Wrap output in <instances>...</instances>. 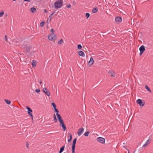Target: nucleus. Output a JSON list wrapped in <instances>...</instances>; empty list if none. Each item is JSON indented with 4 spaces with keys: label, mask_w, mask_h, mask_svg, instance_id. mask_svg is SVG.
<instances>
[{
    "label": "nucleus",
    "mask_w": 153,
    "mask_h": 153,
    "mask_svg": "<svg viewBox=\"0 0 153 153\" xmlns=\"http://www.w3.org/2000/svg\"><path fill=\"white\" fill-rule=\"evenodd\" d=\"M72 153H75V150H72Z\"/></svg>",
    "instance_id": "43"
},
{
    "label": "nucleus",
    "mask_w": 153,
    "mask_h": 153,
    "mask_svg": "<svg viewBox=\"0 0 153 153\" xmlns=\"http://www.w3.org/2000/svg\"><path fill=\"white\" fill-rule=\"evenodd\" d=\"M48 39L50 41H54L57 39V37L54 33H51L48 36Z\"/></svg>",
    "instance_id": "3"
},
{
    "label": "nucleus",
    "mask_w": 153,
    "mask_h": 153,
    "mask_svg": "<svg viewBox=\"0 0 153 153\" xmlns=\"http://www.w3.org/2000/svg\"><path fill=\"white\" fill-rule=\"evenodd\" d=\"M145 88L148 91H149L150 92H151V91L150 89L146 85L145 86Z\"/></svg>",
    "instance_id": "29"
},
{
    "label": "nucleus",
    "mask_w": 153,
    "mask_h": 153,
    "mask_svg": "<svg viewBox=\"0 0 153 153\" xmlns=\"http://www.w3.org/2000/svg\"><path fill=\"white\" fill-rule=\"evenodd\" d=\"M36 65V61L35 60L32 61V65L33 67L35 66Z\"/></svg>",
    "instance_id": "20"
},
{
    "label": "nucleus",
    "mask_w": 153,
    "mask_h": 153,
    "mask_svg": "<svg viewBox=\"0 0 153 153\" xmlns=\"http://www.w3.org/2000/svg\"><path fill=\"white\" fill-rule=\"evenodd\" d=\"M65 147V146L64 145L60 149V151L59 152V153H62L63 151L64 148Z\"/></svg>",
    "instance_id": "18"
},
{
    "label": "nucleus",
    "mask_w": 153,
    "mask_h": 153,
    "mask_svg": "<svg viewBox=\"0 0 153 153\" xmlns=\"http://www.w3.org/2000/svg\"><path fill=\"white\" fill-rule=\"evenodd\" d=\"M44 21H42L41 22L40 24V25L41 27H43L44 25Z\"/></svg>",
    "instance_id": "31"
},
{
    "label": "nucleus",
    "mask_w": 153,
    "mask_h": 153,
    "mask_svg": "<svg viewBox=\"0 0 153 153\" xmlns=\"http://www.w3.org/2000/svg\"><path fill=\"white\" fill-rule=\"evenodd\" d=\"M63 4L62 0H58L54 3V7L56 9L61 8Z\"/></svg>",
    "instance_id": "2"
},
{
    "label": "nucleus",
    "mask_w": 153,
    "mask_h": 153,
    "mask_svg": "<svg viewBox=\"0 0 153 153\" xmlns=\"http://www.w3.org/2000/svg\"><path fill=\"white\" fill-rule=\"evenodd\" d=\"M53 108L54 109L56 113V115L57 116V118H59L60 117H61L60 114H59V111L58 109L56 108V106H53Z\"/></svg>",
    "instance_id": "9"
},
{
    "label": "nucleus",
    "mask_w": 153,
    "mask_h": 153,
    "mask_svg": "<svg viewBox=\"0 0 153 153\" xmlns=\"http://www.w3.org/2000/svg\"><path fill=\"white\" fill-rule=\"evenodd\" d=\"M29 144H28V142H27L26 143V147L28 148L29 147Z\"/></svg>",
    "instance_id": "37"
},
{
    "label": "nucleus",
    "mask_w": 153,
    "mask_h": 153,
    "mask_svg": "<svg viewBox=\"0 0 153 153\" xmlns=\"http://www.w3.org/2000/svg\"><path fill=\"white\" fill-rule=\"evenodd\" d=\"M63 42V40L62 39H61L58 42V44H61Z\"/></svg>",
    "instance_id": "28"
},
{
    "label": "nucleus",
    "mask_w": 153,
    "mask_h": 153,
    "mask_svg": "<svg viewBox=\"0 0 153 153\" xmlns=\"http://www.w3.org/2000/svg\"><path fill=\"white\" fill-rule=\"evenodd\" d=\"M139 50L140 51V55H141L145 50V46L143 45H141L139 48Z\"/></svg>",
    "instance_id": "5"
},
{
    "label": "nucleus",
    "mask_w": 153,
    "mask_h": 153,
    "mask_svg": "<svg viewBox=\"0 0 153 153\" xmlns=\"http://www.w3.org/2000/svg\"><path fill=\"white\" fill-rule=\"evenodd\" d=\"M89 131H88L87 132H85L84 134V135L86 136L87 137L88 135L89 134Z\"/></svg>",
    "instance_id": "27"
},
{
    "label": "nucleus",
    "mask_w": 153,
    "mask_h": 153,
    "mask_svg": "<svg viewBox=\"0 0 153 153\" xmlns=\"http://www.w3.org/2000/svg\"><path fill=\"white\" fill-rule=\"evenodd\" d=\"M4 39H5V41L6 42H7L8 41V39H7V36L6 35H5V36Z\"/></svg>",
    "instance_id": "35"
},
{
    "label": "nucleus",
    "mask_w": 153,
    "mask_h": 153,
    "mask_svg": "<svg viewBox=\"0 0 153 153\" xmlns=\"http://www.w3.org/2000/svg\"><path fill=\"white\" fill-rule=\"evenodd\" d=\"M122 17L119 16H118L115 18V20L116 23L117 24H119L122 21Z\"/></svg>",
    "instance_id": "8"
},
{
    "label": "nucleus",
    "mask_w": 153,
    "mask_h": 153,
    "mask_svg": "<svg viewBox=\"0 0 153 153\" xmlns=\"http://www.w3.org/2000/svg\"><path fill=\"white\" fill-rule=\"evenodd\" d=\"M128 153H130L129 152H128Z\"/></svg>",
    "instance_id": "48"
},
{
    "label": "nucleus",
    "mask_w": 153,
    "mask_h": 153,
    "mask_svg": "<svg viewBox=\"0 0 153 153\" xmlns=\"http://www.w3.org/2000/svg\"><path fill=\"white\" fill-rule=\"evenodd\" d=\"M75 1H74L73 2V3L74 4H75Z\"/></svg>",
    "instance_id": "46"
},
{
    "label": "nucleus",
    "mask_w": 153,
    "mask_h": 153,
    "mask_svg": "<svg viewBox=\"0 0 153 153\" xmlns=\"http://www.w3.org/2000/svg\"><path fill=\"white\" fill-rule=\"evenodd\" d=\"M27 109V110L28 114L31 117H32V114H31V112H32V111L31 109L28 106L26 107Z\"/></svg>",
    "instance_id": "11"
},
{
    "label": "nucleus",
    "mask_w": 153,
    "mask_h": 153,
    "mask_svg": "<svg viewBox=\"0 0 153 153\" xmlns=\"http://www.w3.org/2000/svg\"><path fill=\"white\" fill-rule=\"evenodd\" d=\"M136 102L139 105H144L145 104V102L144 101L143 102H142V100L140 99H138L137 100Z\"/></svg>",
    "instance_id": "10"
},
{
    "label": "nucleus",
    "mask_w": 153,
    "mask_h": 153,
    "mask_svg": "<svg viewBox=\"0 0 153 153\" xmlns=\"http://www.w3.org/2000/svg\"><path fill=\"white\" fill-rule=\"evenodd\" d=\"M4 14V11L0 13V17H1Z\"/></svg>",
    "instance_id": "32"
},
{
    "label": "nucleus",
    "mask_w": 153,
    "mask_h": 153,
    "mask_svg": "<svg viewBox=\"0 0 153 153\" xmlns=\"http://www.w3.org/2000/svg\"><path fill=\"white\" fill-rule=\"evenodd\" d=\"M84 131V129L83 128H81L79 129L77 133V134L78 136H80L83 133Z\"/></svg>",
    "instance_id": "7"
},
{
    "label": "nucleus",
    "mask_w": 153,
    "mask_h": 153,
    "mask_svg": "<svg viewBox=\"0 0 153 153\" xmlns=\"http://www.w3.org/2000/svg\"><path fill=\"white\" fill-rule=\"evenodd\" d=\"M44 92L48 96H49L50 95V93L48 90L46 88H43Z\"/></svg>",
    "instance_id": "6"
},
{
    "label": "nucleus",
    "mask_w": 153,
    "mask_h": 153,
    "mask_svg": "<svg viewBox=\"0 0 153 153\" xmlns=\"http://www.w3.org/2000/svg\"><path fill=\"white\" fill-rule=\"evenodd\" d=\"M79 55L81 56H85L84 53L82 51H79L78 52Z\"/></svg>",
    "instance_id": "15"
},
{
    "label": "nucleus",
    "mask_w": 153,
    "mask_h": 153,
    "mask_svg": "<svg viewBox=\"0 0 153 153\" xmlns=\"http://www.w3.org/2000/svg\"><path fill=\"white\" fill-rule=\"evenodd\" d=\"M108 73L112 76L114 77L115 76V74L114 72L112 70L109 71L108 72Z\"/></svg>",
    "instance_id": "13"
},
{
    "label": "nucleus",
    "mask_w": 153,
    "mask_h": 153,
    "mask_svg": "<svg viewBox=\"0 0 153 153\" xmlns=\"http://www.w3.org/2000/svg\"><path fill=\"white\" fill-rule=\"evenodd\" d=\"M32 120L33 121V116H32Z\"/></svg>",
    "instance_id": "45"
},
{
    "label": "nucleus",
    "mask_w": 153,
    "mask_h": 153,
    "mask_svg": "<svg viewBox=\"0 0 153 153\" xmlns=\"http://www.w3.org/2000/svg\"><path fill=\"white\" fill-rule=\"evenodd\" d=\"M82 48V46L81 45H77V49L81 50Z\"/></svg>",
    "instance_id": "26"
},
{
    "label": "nucleus",
    "mask_w": 153,
    "mask_h": 153,
    "mask_svg": "<svg viewBox=\"0 0 153 153\" xmlns=\"http://www.w3.org/2000/svg\"><path fill=\"white\" fill-rule=\"evenodd\" d=\"M44 12L45 13H47L48 12V10H47L45 9L44 10Z\"/></svg>",
    "instance_id": "40"
},
{
    "label": "nucleus",
    "mask_w": 153,
    "mask_h": 153,
    "mask_svg": "<svg viewBox=\"0 0 153 153\" xmlns=\"http://www.w3.org/2000/svg\"><path fill=\"white\" fill-rule=\"evenodd\" d=\"M58 121L60 123V126H61L63 130L65 131L66 130V127L65 125L63 120L61 117L58 118Z\"/></svg>",
    "instance_id": "1"
},
{
    "label": "nucleus",
    "mask_w": 153,
    "mask_h": 153,
    "mask_svg": "<svg viewBox=\"0 0 153 153\" xmlns=\"http://www.w3.org/2000/svg\"><path fill=\"white\" fill-rule=\"evenodd\" d=\"M25 1L30 2V0H24Z\"/></svg>",
    "instance_id": "41"
},
{
    "label": "nucleus",
    "mask_w": 153,
    "mask_h": 153,
    "mask_svg": "<svg viewBox=\"0 0 153 153\" xmlns=\"http://www.w3.org/2000/svg\"><path fill=\"white\" fill-rule=\"evenodd\" d=\"M30 11L32 12V13H33L34 12H36V10L35 8L34 7H33L30 9Z\"/></svg>",
    "instance_id": "16"
},
{
    "label": "nucleus",
    "mask_w": 153,
    "mask_h": 153,
    "mask_svg": "<svg viewBox=\"0 0 153 153\" xmlns=\"http://www.w3.org/2000/svg\"><path fill=\"white\" fill-rule=\"evenodd\" d=\"M39 83H40V84H42V81H41L39 82Z\"/></svg>",
    "instance_id": "44"
},
{
    "label": "nucleus",
    "mask_w": 153,
    "mask_h": 153,
    "mask_svg": "<svg viewBox=\"0 0 153 153\" xmlns=\"http://www.w3.org/2000/svg\"><path fill=\"white\" fill-rule=\"evenodd\" d=\"M13 1H16V0H13Z\"/></svg>",
    "instance_id": "47"
},
{
    "label": "nucleus",
    "mask_w": 153,
    "mask_h": 153,
    "mask_svg": "<svg viewBox=\"0 0 153 153\" xmlns=\"http://www.w3.org/2000/svg\"><path fill=\"white\" fill-rule=\"evenodd\" d=\"M77 140V139L76 138L74 139L73 141V144L72 145H74L75 146Z\"/></svg>",
    "instance_id": "22"
},
{
    "label": "nucleus",
    "mask_w": 153,
    "mask_h": 153,
    "mask_svg": "<svg viewBox=\"0 0 153 153\" xmlns=\"http://www.w3.org/2000/svg\"><path fill=\"white\" fill-rule=\"evenodd\" d=\"M97 141L102 144L104 143L105 142V139L101 137L97 138Z\"/></svg>",
    "instance_id": "4"
},
{
    "label": "nucleus",
    "mask_w": 153,
    "mask_h": 153,
    "mask_svg": "<svg viewBox=\"0 0 153 153\" xmlns=\"http://www.w3.org/2000/svg\"><path fill=\"white\" fill-rule=\"evenodd\" d=\"M51 31L52 32V33H54V30L53 29V28L51 29Z\"/></svg>",
    "instance_id": "38"
},
{
    "label": "nucleus",
    "mask_w": 153,
    "mask_h": 153,
    "mask_svg": "<svg viewBox=\"0 0 153 153\" xmlns=\"http://www.w3.org/2000/svg\"><path fill=\"white\" fill-rule=\"evenodd\" d=\"M54 13L55 12H54L53 13H52L49 16L48 19H49L51 20L52 18V16L54 14Z\"/></svg>",
    "instance_id": "23"
},
{
    "label": "nucleus",
    "mask_w": 153,
    "mask_h": 153,
    "mask_svg": "<svg viewBox=\"0 0 153 153\" xmlns=\"http://www.w3.org/2000/svg\"><path fill=\"white\" fill-rule=\"evenodd\" d=\"M75 146L74 145L72 146V150H75Z\"/></svg>",
    "instance_id": "34"
},
{
    "label": "nucleus",
    "mask_w": 153,
    "mask_h": 153,
    "mask_svg": "<svg viewBox=\"0 0 153 153\" xmlns=\"http://www.w3.org/2000/svg\"><path fill=\"white\" fill-rule=\"evenodd\" d=\"M4 101L8 105H10L11 103V101L10 100L7 99H4Z\"/></svg>",
    "instance_id": "21"
},
{
    "label": "nucleus",
    "mask_w": 153,
    "mask_h": 153,
    "mask_svg": "<svg viewBox=\"0 0 153 153\" xmlns=\"http://www.w3.org/2000/svg\"><path fill=\"white\" fill-rule=\"evenodd\" d=\"M51 105H56L54 102H52L51 103Z\"/></svg>",
    "instance_id": "42"
},
{
    "label": "nucleus",
    "mask_w": 153,
    "mask_h": 153,
    "mask_svg": "<svg viewBox=\"0 0 153 153\" xmlns=\"http://www.w3.org/2000/svg\"><path fill=\"white\" fill-rule=\"evenodd\" d=\"M51 20L50 19H48L47 20V22L49 23L51 22Z\"/></svg>",
    "instance_id": "39"
},
{
    "label": "nucleus",
    "mask_w": 153,
    "mask_h": 153,
    "mask_svg": "<svg viewBox=\"0 0 153 153\" xmlns=\"http://www.w3.org/2000/svg\"><path fill=\"white\" fill-rule=\"evenodd\" d=\"M72 135H71V134H70V138L68 140V143H69L71 142V140H72Z\"/></svg>",
    "instance_id": "24"
},
{
    "label": "nucleus",
    "mask_w": 153,
    "mask_h": 153,
    "mask_svg": "<svg viewBox=\"0 0 153 153\" xmlns=\"http://www.w3.org/2000/svg\"><path fill=\"white\" fill-rule=\"evenodd\" d=\"M94 61L92 57L90 58V60L88 62V65L89 66H91L93 64Z\"/></svg>",
    "instance_id": "12"
},
{
    "label": "nucleus",
    "mask_w": 153,
    "mask_h": 153,
    "mask_svg": "<svg viewBox=\"0 0 153 153\" xmlns=\"http://www.w3.org/2000/svg\"><path fill=\"white\" fill-rule=\"evenodd\" d=\"M90 15L89 13H86L85 14V16L87 19H88L90 16Z\"/></svg>",
    "instance_id": "30"
},
{
    "label": "nucleus",
    "mask_w": 153,
    "mask_h": 153,
    "mask_svg": "<svg viewBox=\"0 0 153 153\" xmlns=\"http://www.w3.org/2000/svg\"><path fill=\"white\" fill-rule=\"evenodd\" d=\"M98 10L97 8H94L92 10V12L93 13H95L97 12Z\"/></svg>",
    "instance_id": "17"
},
{
    "label": "nucleus",
    "mask_w": 153,
    "mask_h": 153,
    "mask_svg": "<svg viewBox=\"0 0 153 153\" xmlns=\"http://www.w3.org/2000/svg\"><path fill=\"white\" fill-rule=\"evenodd\" d=\"M35 92L37 93H39V92H40V90L39 89H39H36L35 90Z\"/></svg>",
    "instance_id": "33"
},
{
    "label": "nucleus",
    "mask_w": 153,
    "mask_h": 153,
    "mask_svg": "<svg viewBox=\"0 0 153 153\" xmlns=\"http://www.w3.org/2000/svg\"><path fill=\"white\" fill-rule=\"evenodd\" d=\"M25 51L27 52H28L30 49V47L29 46H26L25 47Z\"/></svg>",
    "instance_id": "19"
},
{
    "label": "nucleus",
    "mask_w": 153,
    "mask_h": 153,
    "mask_svg": "<svg viewBox=\"0 0 153 153\" xmlns=\"http://www.w3.org/2000/svg\"><path fill=\"white\" fill-rule=\"evenodd\" d=\"M150 140L148 139V140L146 141L145 142L143 146L142 147L143 148L147 146L150 143Z\"/></svg>",
    "instance_id": "14"
},
{
    "label": "nucleus",
    "mask_w": 153,
    "mask_h": 153,
    "mask_svg": "<svg viewBox=\"0 0 153 153\" xmlns=\"http://www.w3.org/2000/svg\"><path fill=\"white\" fill-rule=\"evenodd\" d=\"M71 5L70 4H68L67 6V7H68V8H71Z\"/></svg>",
    "instance_id": "36"
},
{
    "label": "nucleus",
    "mask_w": 153,
    "mask_h": 153,
    "mask_svg": "<svg viewBox=\"0 0 153 153\" xmlns=\"http://www.w3.org/2000/svg\"><path fill=\"white\" fill-rule=\"evenodd\" d=\"M53 118H54L53 120H54V122H57V120L56 118V115L55 114H54V115H53Z\"/></svg>",
    "instance_id": "25"
}]
</instances>
